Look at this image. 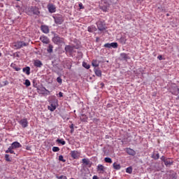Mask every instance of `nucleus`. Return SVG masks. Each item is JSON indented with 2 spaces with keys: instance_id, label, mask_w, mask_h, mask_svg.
<instances>
[{
  "instance_id": "nucleus-2",
  "label": "nucleus",
  "mask_w": 179,
  "mask_h": 179,
  "mask_svg": "<svg viewBox=\"0 0 179 179\" xmlns=\"http://www.w3.org/2000/svg\"><path fill=\"white\" fill-rule=\"evenodd\" d=\"M27 45H29V43H26L22 41H18L13 43V47L16 50H20V48H23V47H27Z\"/></svg>"
},
{
  "instance_id": "nucleus-44",
  "label": "nucleus",
  "mask_w": 179,
  "mask_h": 179,
  "mask_svg": "<svg viewBox=\"0 0 179 179\" xmlns=\"http://www.w3.org/2000/svg\"><path fill=\"white\" fill-rule=\"evenodd\" d=\"M59 179H68V178H66L65 176H61L59 177Z\"/></svg>"
},
{
  "instance_id": "nucleus-12",
  "label": "nucleus",
  "mask_w": 179,
  "mask_h": 179,
  "mask_svg": "<svg viewBox=\"0 0 179 179\" xmlns=\"http://www.w3.org/2000/svg\"><path fill=\"white\" fill-rule=\"evenodd\" d=\"M74 48H75V47H73V46L66 45L64 50H65L66 52H69V54H72V52H73Z\"/></svg>"
},
{
  "instance_id": "nucleus-8",
  "label": "nucleus",
  "mask_w": 179,
  "mask_h": 179,
  "mask_svg": "<svg viewBox=\"0 0 179 179\" xmlns=\"http://www.w3.org/2000/svg\"><path fill=\"white\" fill-rule=\"evenodd\" d=\"M96 26L98 27V30H99L100 31H103L106 30V25L104 24H103V22H101V21L97 22Z\"/></svg>"
},
{
  "instance_id": "nucleus-17",
  "label": "nucleus",
  "mask_w": 179,
  "mask_h": 179,
  "mask_svg": "<svg viewBox=\"0 0 179 179\" xmlns=\"http://www.w3.org/2000/svg\"><path fill=\"white\" fill-rule=\"evenodd\" d=\"M126 152L130 156H135V155H136V152H135V150H134L131 148H126Z\"/></svg>"
},
{
  "instance_id": "nucleus-25",
  "label": "nucleus",
  "mask_w": 179,
  "mask_h": 179,
  "mask_svg": "<svg viewBox=\"0 0 179 179\" xmlns=\"http://www.w3.org/2000/svg\"><path fill=\"white\" fill-rule=\"evenodd\" d=\"M92 65L96 69L98 68L99 63L97 60H92Z\"/></svg>"
},
{
  "instance_id": "nucleus-22",
  "label": "nucleus",
  "mask_w": 179,
  "mask_h": 179,
  "mask_svg": "<svg viewBox=\"0 0 179 179\" xmlns=\"http://www.w3.org/2000/svg\"><path fill=\"white\" fill-rule=\"evenodd\" d=\"M34 66L37 68H41V66H43V63H41V61L36 60L34 62Z\"/></svg>"
},
{
  "instance_id": "nucleus-46",
  "label": "nucleus",
  "mask_w": 179,
  "mask_h": 179,
  "mask_svg": "<svg viewBox=\"0 0 179 179\" xmlns=\"http://www.w3.org/2000/svg\"><path fill=\"white\" fill-rule=\"evenodd\" d=\"M157 59H159V61H162V59H163V56L159 55V56L157 57Z\"/></svg>"
},
{
  "instance_id": "nucleus-30",
  "label": "nucleus",
  "mask_w": 179,
  "mask_h": 179,
  "mask_svg": "<svg viewBox=\"0 0 179 179\" xmlns=\"http://www.w3.org/2000/svg\"><path fill=\"white\" fill-rule=\"evenodd\" d=\"M82 162L84 164H86V166H89V164L90 163V160H89L88 159H83Z\"/></svg>"
},
{
  "instance_id": "nucleus-19",
  "label": "nucleus",
  "mask_w": 179,
  "mask_h": 179,
  "mask_svg": "<svg viewBox=\"0 0 179 179\" xmlns=\"http://www.w3.org/2000/svg\"><path fill=\"white\" fill-rule=\"evenodd\" d=\"M94 72L96 76H98L99 78H101V70L99 69H94Z\"/></svg>"
},
{
  "instance_id": "nucleus-55",
  "label": "nucleus",
  "mask_w": 179,
  "mask_h": 179,
  "mask_svg": "<svg viewBox=\"0 0 179 179\" xmlns=\"http://www.w3.org/2000/svg\"><path fill=\"white\" fill-rule=\"evenodd\" d=\"M17 1H20V0H17Z\"/></svg>"
},
{
  "instance_id": "nucleus-13",
  "label": "nucleus",
  "mask_w": 179,
  "mask_h": 179,
  "mask_svg": "<svg viewBox=\"0 0 179 179\" xmlns=\"http://www.w3.org/2000/svg\"><path fill=\"white\" fill-rule=\"evenodd\" d=\"M40 40L41 41H42V43H43L44 44H48L50 43V39L48 38V37L45 36H42L40 37Z\"/></svg>"
},
{
  "instance_id": "nucleus-24",
  "label": "nucleus",
  "mask_w": 179,
  "mask_h": 179,
  "mask_svg": "<svg viewBox=\"0 0 179 179\" xmlns=\"http://www.w3.org/2000/svg\"><path fill=\"white\" fill-rule=\"evenodd\" d=\"M120 58L121 59H124V61H127L128 59V55L127 53H121L120 54Z\"/></svg>"
},
{
  "instance_id": "nucleus-47",
  "label": "nucleus",
  "mask_w": 179,
  "mask_h": 179,
  "mask_svg": "<svg viewBox=\"0 0 179 179\" xmlns=\"http://www.w3.org/2000/svg\"><path fill=\"white\" fill-rule=\"evenodd\" d=\"M59 97H63L64 96V94L62 92H59Z\"/></svg>"
},
{
  "instance_id": "nucleus-27",
  "label": "nucleus",
  "mask_w": 179,
  "mask_h": 179,
  "mask_svg": "<svg viewBox=\"0 0 179 179\" xmlns=\"http://www.w3.org/2000/svg\"><path fill=\"white\" fill-rule=\"evenodd\" d=\"M80 120L83 122H87V116L86 115H81Z\"/></svg>"
},
{
  "instance_id": "nucleus-35",
  "label": "nucleus",
  "mask_w": 179,
  "mask_h": 179,
  "mask_svg": "<svg viewBox=\"0 0 179 179\" xmlns=\"http://www.w3.org/2000/svg\"><path fill=\"white\" fill-rule=\"evenodd\" d=\"M104 162L106 163H113V159H111L110 157H105Z\"/></svg>"
},
{
  "instance_id": "nucleus-52",
  "label": "nucleus",
  "mask_w": 179,
  "mask_h": 179,
  "mask_svg": "<svg viewBox=\"0 0 179 179\" xmlns=\"http://www.w3.org/2000/svg\"><path fill=\"white\" fill-rule=\"evenodd\" d=\"M166 16H170V14L167 13V14H166Z\"/></svg>"
},
{
  "instance_id": "nucleus-34",
  "label": "nucleus",
  "mask_w": 179,
  "mask_h": 179,
  "mask_svg": "<svg viewBox=\"0 0 179 179\" xmlns=\"http://www.w3.org/2000/svg\"><path fill=\"white\" fill-rule=\"evenodd\" d=\"M52 48H54V46H52V45H49L48 48V52H49L50 54H51V52H52Z\"/></svg>"
},
{
  "instance_id": "nucleus-45",
  "label": "nucleus",
  "mask_w": 179,
  "mask_h": 179,
  "mask_svg": "<svg viewBox=\"0 0 179 179\" xmlns=\"http://www.w3.org/2000/svg\"><path fill=\"white\" fill-rule=\"evenodd\" d=\"M167 158H166V157H164V156H162L161 157V160H162V162H164V161Z\"/></svg>"
},
{
  "instance_id": "nucleus-10",
  "label": "nucleus",
  "mask_w": 179,
  "mask_h": 179,
  "mask_svg": "<svg viewBox=\"0 0 179 179\" xmlns=\"http://www.w3.org/2000/svg\"><path fill=\"white\" fill-rule=\"evenodd\" d=\"M48 9L50 13H55L57 12V8L53 4H48Z\"/></svg>"
},
{
  "instance_id": "nucleus-38",
  "label": "nucleus",
  "mask_w": 179,
  "mask_h": 179,
  "mask_svg": "<svg viewBox=\"0 0 179 179\" xmlns=\"http://www.w3.org/2000/svg\"><path fill=\"white\" fill-rule=\"evenodd\" d=\"M24 85L25 86H27V87H29V86L31 85V83H30V80H25Z\"/></svg>"
},
{
  "instance_id": "nucleus-53",
  "label": "nucleus",
  "mask_w": 179,
  "mask_h": 179,
  "mask_svg": "<svg viewBox=\"0 0 179 179\" xmlns=\"http://www.w3.org/2000/svg\"><path fill=\"white\" fill-rule=\"evenodd\" d=\"M0 57H2V53H1V52H0Z\"/></svg>"
},
{
  "instance_id": "nucleus-42",
  "label": "nucleus",
  "mask_w": 179,
  "mask_h": 179,
  "mask_svg": "<svg viewBox=\"0 0 179 179\" xmlns=\"http://www.w3.org/2000/svg\"><path fill=\"white\" fill-rule=\"evenodd\" d=\"M103 47H105L106 48H111L110 43H106L104 44Z\"/></svg>"
},
{
  "instance_id": "nucleus-49",
  "label": "nucleus",
  "mask_w": 179,
  "mask_h": 179,
  "mask_svg": "<svg viewBox=\"0 0 179 179\" xmlns=\"http://www.w3.org/2000/svg\"><path fill=\"white\" fill-rule=\"evenodd\" d=\"M92 179H99V177H97V176H94Z\"/></svg>"
},
{
  "instance_id": "nucleus-7",
  "label": "nucleus",
  "mask_w": 179,
  "mask_h": 179,
  "mask_svg": "<svg viewBox=\"0 0 179 179\" xmlns=\"http://www.w3.org/2000/svg\"><path fill=\"white\" fill-rule=\"evenodd\" d=\"M108 8H110V3L107 1H104L103 5L100 6V9H101L103 12H107L108 10Z\"/></svg>"
},
{
  "instance_id": "nucleus-1",
  "label": "nucleus",
  "mask_w": 179,
  "mask_h": 179,
  "mask_svg": "<svg viewBox=\"0 0 179 179\" xmlns=\"http://www.w3.org/2000/svg\"><path fill=\"white\" fill-rule=\"evenodd\" d=\"M22 148V144L20 143L15 141L13 142L11 145L6 150V153H10L11 155H16L15 152V149H19Z\"/></svg>"
},
{
  "instance_id": "nucleus-28",
  "label": "nucleus",
  "mask_w": 179,
  "mask_h": 179,
  "mask_svg": "<svg viewBox=\"0 0 179 179\" xmlns=\"http://www.w3.org/2000/svg\"><path fill=\"white\" fill-rule=\"evenodd\" d=\"M96 27H94V26H90V27H88L87 28V31H89V33H93V31H94Z\"/></svg>"
},
{
  "instance_id": "nucleus-54",
  "label": "nucleus",
  "mask_w": 179,
  "mask_h": 179,
  "mask_svg": "<svg viewBox=\"0 0 179 179\" xmlns=\"http://www.w3.org/2000/svg\"><path fill=\"white\" fill-rule=\"evenodd\" d=\"M16 71H19V69H16Z\"/></svg>"
},
{
  "instance_id": "nucleus-40",
  "label": "nucleus",
  "mask_w": 179,
  "mask_h": 179,
  "mask_svg": "<svg viewBox=\"0 0 179 179\" xmlns=\"http://www.w3.org/2000/svg\"><path fill=\"white\" fill-rule=\"evenodd\" d=\"M57 83L61 85L62 83V78H61V77H58L57 78Z\"/></svg>"
},
{
  "instance_id": "nucleus-20",
  "label": "nucleus",
  "mask_w": 179,
  "mask_h": 179,
  "mask_svg": "<svg viewBox=\"0 0 179 179\" xmlns=\"http://www.w3.org/2000/svg\"><path fill=\"white\" fill-rule=\"evenodd\" d=\"M165 166H171L173 164V160H171L170 158H167L164 162Z\"/></svg>"
},
{
  "instance_id": "nucleus-3",
  "label": "nucleus",
  "mask_w": 179,
  "mask_h": 179,
  "mask_svg": "<svg viewBox=\"0 0 179 179\" xmlns=\"http://www.w3.org/2000/svg\"><path fill=\"white\" fill-rule=\"evenodd\" d=\"M170 92L172 94L175 96H178L179 94V88L177 85H173L170 88Z\"/></svg>"
},
{
  "instance_id": "nucleus-39",
  "label": "nucleus",
  "mask_w": 179,
  "mask_h": 179,
  "mask_svg": "<svg viewBox=\"0 0 179 179\" xmlns=\"http://www.w3.org/2000/svg\"><path fill=\"white\" fill-rule=\"evenodd\" d=\"M5 160H6V162H12V160L9 157V155H8V154L5 155Z\"/></svg>"
},
{
  "instance_id": "nucleus-26",
  "label": "nucleus",
  "mask_w": 179,
  "mask_h": 179,
  "mask_svg": "<svg viewBox=\"0 0 179 179\" xmlns=\"http://www.w3.org/2000/svg\"><path fill=\"white\" fill-rule=\"evenodd\" d=\"M22 71L26 73V75H30V67H24Z\"/></svg>"
},
{
  "instance_id": "nucleus-9",
  "label": "nucleus",
  "mask_w": 179,
  "mask_h": 179,
  "mask_svg": "<svg viewBox=\"0 0 179 179\" xmlns=\"http://www.w3.org/2000/svg\"><path fill=\"white\" fill-rule=\"evenodd\" d=\"M52 41L55 44H61L64 41V39L63 38L57 36L52 38Z\"/></svg>"
},
{
  "instance_id": "nucleus-48",
  "label": "nucleus",
  "mask_w": 179,
  "mask_h": 179,
  "mask_svg": "<svg viewBox=\"0 0 179 179\" xmlns=\"http://www.w3.org/2000/svg\"><path fill=\"white\" fill-rule=\"evenodd\" d=\"M8 81H5L4 84L3 85V86H6V85H8Z\"/></svg>"
},
{
  "instance_id": "nucleus-51",
  "label": "nucleus",
  "mask_w": 179,
  "mask_h": 179,
  "mask_svg": "<svg viewBox=\"0 0 179 179\" xmlns=\"http://www.w3.org/2000/svg\"><path fill=\"white\" fill-rule=\"evenodd\" d=\"M94 121H95L96 122H97V121H99V119H94Z\"/></svg>"
},
{
  "instance_id": "nucleus-32",
  "label": "nucleus",
  "mask_w": 179,
  "mask_h": 179,
  "mask_svg": "<svg viewBox=\"0 0 179 179\" xmlns=\"http://www.w3.org/2000/svg\"><path fill=\"white\" fill-rule=\"evenodd\" d=\"M83 66L86 69H90V65L88 64L87 62H83Z\"/></svg>"
},
{
  "instance_id": "nucleus-5",
  "label": "nucleus",
  "mask_w": 179,
  "mask_h": 179,
  "mask_svg": "<svg viewBox=\"0 0 179 179\" xmlns=\"http://www.w3.org/2000/svg\"><path fill=\"white\" fill-rule=\"evenodd\" d=\"M70 155L72 157V159H78L79 157H80V152L76 150L71 151Z\"/></svg>"
},
{
  "instance_id": "nucleus-4",
  "label": "nucleus",
  "mask_w": 179,
  "mask_h": 179,
  "mask_svg": "<svg viewBox=\"0 0 179 179\" xmlns=\"http://www.w3.org/2000/svg\"><path fill=\"white\" fill-rule=\"evenodd\" d=\"M28 10L29 12H32L34 15H40V10H38V8H37L36 6H30L28 8Z\"/></svg>"
},
{
  "instance_id": "nucleus-31",
  "label": "nucleus",
  "mask_w": 179,
  "mask_h": 179,
  "mask_svg": "<svg viewBox=\"0 0 179 179\" xmlns=\"http://www.w3.org/2000/svg\"><path fill=\"white\" fill-rule=\"evenodd\" d=\"M118 48V43L117 42H113L110 43V48Z\"/></svg>"
},
{
  "instance_id": "nucleus-15",
  "label": "nucleus",
  "mask_w": 179,
  "mask_h": 179,
  "mask_svg": "<svg viewBox=\"0 0 179 179\" xmlns=\"http://www.w3.org/2000/svg\"><path fill=\"white\" fill-rule=\"evenodd\" d=\"M55 21L56 24H62V23H64V19H62V17H57L55 18Z\"/></svg>"
},
{
  "instance_id": "nucleus-23",
  "label": "nucleus",
  "mask_w": 179,
  "mask_h": 179,
  "mask_svg": "<svg viewBox=\"0 0 179 179\" xmlns=\"http://www.w3.org/2000/svg\"><path fill=\"white\" fill-rule=\"evenodd\" d=\"M113 166V169H115V170H120L121 169V165L120 164H117V162H114Z\"/></svg>"
},
{
  "instance_id": "nucleus-50",
  "label": "nucleus",
  "mask_w": 179,
  "mask_h": 179,
  "mask_svg": "<svg viewBox=\"0 0 179 179\" xmlns=\"http://www.w3.org/2000/svg\"><path fill=\"white\" fill-rule=\"evenodd\" d=\"M70 128H71V129H73V124H71V125L70 126Z\"/></svg>"
},
{
  "instance_id": "nucleus-21",
  "label": "nucleus",
  "mask_w": 179,
  "mask_h": 179,
  "mask_svg": "<svg viewBox=\"0 0 179 179\" xmlns=\"http://www.w3.org/2000/svg\"><path fill=\"white\" fill-rule=\"evenodd\" d=\"M104 170H105V167L104 166L101 165V164H99L97 166V171H100V173H104Z\"/></svg>"
},
{
  "instance_id": "nucleus-29",
  "label": "nucleus",
  "mask_w": 179,
  "mask_h": 179,
  "mask_svg": "<svg viewBox=\"0 0 179 179\" xmlns=\"http://www.w3.org/2000/svg\"><path fill=\"white\" fill-rule=\"evenodd\" d=\"M160 157V155H159V153H154L152 155V158L154 159L155 160H159V158Z\"/></svg>"
},
{
  "instance_id": "nucleus-36",
  "label": "nucleus",
  "mask_w": 179,
  "mask_h": 179,
  "mask_svg": "<svg viewBox=\"0 0 179 179\" xmlns=\"http://www.w3.org/2000/svg\"><path fill=\"white\" fill-rule=\"evenodd\" d=\"M126 173H128V174H132V167L129 166L127 168Z\"/></svg>"
},
{
  "instance_id": "nucleus-18",
  "label": "nucleus",
  "mask_w": 179,
  "mask_h": 179,
  "mask_svg": "<svg viewBox=\"0 0 179 179\" xmlns=\"http://www.w3.org/2000/svg\"><path fill=\"white\" fill-rule=\"evenodd\" d=\"M41 30L43 33H45V34H48V33H50V29H48V27L45 25H42L41 26Z\"/></svg>"
},
{
  "instance_id": "nucleus-14",
  "label": "nucleus",
  "mask_w": 179,
  "mask_h": 179,
  "mask_svg": "<svg viewBox=\"0 0 179 179\" xmlns=\"http://www.w3.org/2000/svg\"><path fill=\"white\" fill-rule=\"evenodd\" d=\"M48 108L50 110V111H55L57 109V102L52 103L50 106L48 107Z\"/></svg>"
},
{
  "instance_id": "nucleus-43",
  "label": "nucleus",
  "mask_w": 179,
  "mask_h": 179,
  "mask_svg": "<svg viewBox=\"0 0 179 179\" xmlns=\"http://www.w3.org/2000/svg\"><path fill=\"white\" fill-rule=\"evenodd\" d=\"M78 6H79L80 9H85V6H83V4L82 3H80L78 4Z\"/></svg>"
},
{
  "instance_id": "nucleus-16",
  "label": "nucleus",
  "mask_w": 179,
  "mask_h": 179,
  "mask_svg": "<svg viewBox=\"0 0 179 179\" xmlns=\"http://www.w3.org/2000/svg\"><path fill=\"white\" fill-rule=\"evenodd\" d=\"M127 35H123L120 39V43L122 44V45H125V44H127Z\"/></svg>"
},
{
  "instance_id": "nucleus-37",
  "label": "nucleus",
  "mask_w": 179,
  "mask_h": 179,
  "mask_svg": "<svg viewBox=\"0 0 179 179\" xmlns=\"http://www.w3.org/2000/svg\"><path fill=\"white\" fill-rule=\"evenodd\" d=\"M59 162H62L63 163H65V162H66V160L64 159V156L62 155L59 156Z\"/></svg>"
},
{
  "instance_id": "nucleus-41",
  "label": "nucleus",
  "mask_w": 179,
  "mask_h": 179,
  "mask_svg": "<svg viewBox=\"0 0 179 179\" xmlns=\"http://www.w3.org/2000/svg\"><path fill=\"white\" fill-rule=\"evenodd\" d=\"M52 152H59V148L58 147H53Z\"/></svg>"
},
{
  "instance_id": "nucleus-6",
  "label": "nucleus",
  "mask_w": 179,
  "mask_h": 179,
  "mask_svg": "<svg viewBox=\"0 0 179 179\" xmlns=\"http://www.w3.org/2000/svg\"><path fill=\"white\" fill-rule=\"evenodd\" d=\"M18 122L22 127V128H27V127H29L27 118L22 119L21 120L18 121Z\"/></svg>"
},
{
  "instance_id": "nucleus-33",
  "label": "nucleus",
  "mask_w": 179,
  "mask_h": 179,
  "mask_svg": "<svg viewBox=\"0 0 179 179\" xmlns=\"http://www.w3.org/2000/svg\"><path fill=\"white\" fill-rule=\"evenodd\" d=\"M56 142H57V143H60L61 145H65L66 143L65 142V141H64V139H59L58 138Z\"/></svg>"
},
{
  "instance_id": "nucleus-11",
  "label": "nucleus",
  "mask_w": 179,
  "mask_h": 179,
  "mask_svg": "<svg viewBox=\"0 0 179 179\" xmlns=\"http://www.w3.org/2000/svg\"><path fill=\"white\" fill-rule=\"evenodd\" d=\"M45 92L50 93V91L48 90H46L44 87H41L38 88V93H39V94H45Z\"/></svg>"
}]
</instances>
